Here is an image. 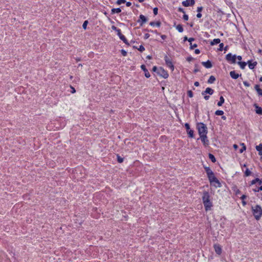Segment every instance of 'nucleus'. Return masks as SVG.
<instances>
[{
  "mask_svg": "<svg viewBox=\"0 0 262 262\" xmlns=\"http://www.w3.org/2000/svg\"><path fill=\"white\" fill-rule=\"evenodd\" d=\"M237 63L238 66H256L257 64V61L254 59L250 58L248 59L247 57H243L238 55H236Z\"/></svg>",
  "mask_w": 262,
  "mask_h": 262,
  "instance_id": "1",
  "label": "nucleus"
},
{
  "mask_svg": "<svg viewBox=\"0 0 262 262\" xmlns=\"http://www.w3.org/2000/svg\"><path fill=\"white\" fill-rule=\"evenodd\" d=\"M202 201L206 211L210 210L212 207V203L210 200L209 193L207 191H204L202 195Z\"/></svg>",
  "mask_w": 262,
  "mask_h": 262,
  "instance_id": "2",
  "label": "nucleus"
},
{
  "mask_svg": "<svg viewBox=\"0 0 262 262\" xmlns=\"http://www.w3.org/2000/svg\"><path fill=\"white\" fill-rule=\"evenodd\" d=\"M203 167L205 170V172L207 174V178L210 183V185H212L214 182L216 180H217V178L215 177L214 172L211 169V168L209 167H208L204 165H203Z\"/></svg>",
  "mask_w": 262,
  "mask_h": 262,
  "instance_id": "3",
  "label": "nucleus"
},
{
  "mask_svg": "<svg viewBox=\"0 0 262 262\" xmlns=\"http://www.w3.org/2000/svg\"><path fill=\"white\" fill-rule=\"evenodd\" d=\"M152 71L164 79L167 78L169 76L167 71L165 70L162 67H153Z\"/></svg>",
  "mask_w": 262,
  "mask_h": 262,
  "instance_id": "4",
  "label": "nucleus"
},
{
  "mask_svg": "<svg viewBox=\"0 0 262 262\" xmlns=\"http://www.w3.org/2000/svg\"><path fill=\"white\" fill-rule=\"evenodd\" d=\"M196 129L200 136L207 135L208 128L205 124L203 122H199L196 123Z\"/></svg>",
  "mask_w": 262,
  "mask_h": 262,
  "instance_id": "5",
  "label": "nucleus"
},
{
  "mask_svg": "<svg viewBox=\"0 0 262 262\" xmlns=\"http://www.w3.org/2000/svg\"><path fill=\"white\" fill-rule=\"evenodd\" d=\"M252 212L256 220L258 221L262 215V208L259 205L252 207Z\"/></svg>",
  "mask_w": 262,
  "mask_h": 262,
  "instance_id": "6",
  "label": "nucleus"
},
{
  "mask_svg": "<svg viewBox=\"0 0 262 262\" xmlns=\"http://www.w3.org/2000/svg\"><path fill=\"white\" fill-rule=\"evenodd\" d=\"M226 59L230 64L237 63L236 55H233L231 53H228L226 55Z\"/></svg>",
  "mask_w": 262,
  "mask_h": 262,
  "instance_id": "7",
  "label": "nucleus"
},
{
  "mask_svg": "<svg viewBox=\"0 0 262 262\" xmlns=\"http://www.w3.org/2000/svg\"><path fill=\"white\" fill-rule=\"evenodd\" d=\"M184 127L186 130L188 137L193 138L194 137V130L190 128V124L188 123H185Z\"/></svg>",
  "mask_w": 262,
  "mask_h": 262,
  "instance_id": "8",
  "label": "nucleus"
},
{
  "mask_svg": "<svg viewBox=\"0 0 262 262\" xmlns=\"http://www.w3.org/2000/svg\"><path fill=\"white\" fill-rule=\"evenodd\" d=\"M200 138L201 139V141L202 142L204 146L207 147L209 145V140L208 139L207 135L201 136H200Z\"/></svg>",
  "mask_w": 262,
  "mask_h": 262,
  "instance_id": "9",
  "label": "nucleus"
},
{
  "mask_svg": "<svg viewBox=\"0 0 262 262\" xmlns=\"http://www.w3.org/2000/svg\"><path fill=\"white\" fill-rule=\"evenodd\" d=\"M213 248L215 253L218 255H221L222 252V247L219 244H215L213 245Z\"/></svg>",
  "mask_w": 262,
  "mask_h": 262,
  "instance_id": "10",
  "label": "nucleus"
},
{
  "mask_svg": "<svg viewBox=\"0 0 262 262\" xmlns=\"http://www.w3.org/2000/svg\"><path fill=\"white\" fill-rule=\"evenodd\" d=\"M147 21V18L144 15L141 14L139 16V19L137 20V22L140 24L141 26H142Z\"/></svg>",
  "mask_w": 262,
  "mask_h": 262,
  "instance_id": "11",
  "label": "nucleus"
},
{
  "mask_svg": "<svg viewBox=\"0 0 262 262\" xmlns=\"http://www.w3.org/2000/svg\"><path fill=\"white\" fill-rule=\"evenodd\" d=\"M182 4L184 7L192 6L195 4V1L194 0H186L183 1Z\"/></svg>",
  "mask_w": 262,
  "mask_h": 262,
  "instance_id": "12",
  "label": "nucleus"
},
{
  "mask_svg": "<svg viewBox=\"0 0 262 262\" xmlns=\"http://www.w3.org/2000/svg\"><path fill=\"white\" fill-rule=\"evenodd\" d=\"M253 106L255 108L256 114L259 115H262V107L259 106L257 103H254Z\"/></svg>",
  "mask_w": 262,
  "mask_h": 262,
  "instance_id": "13",
  "label": "nucleus"
},
{
  "mask_svg": "<svg viewBox=\"0 0 262 262\" xmlns=\"http://www.w3.org/2000/svg\"><path fill=\"white\" fill-rule=\"evenodd\" d=\"M214 90L212 88L208 87L205 91H202L201 94L202 95L209 94L211 95L214 93Z\"/></svg>",
  "mask_w": 262,
  "mask_h": 262,
  "instance_id": "14",
  "label": "nucleus"
},
{
  "mask_svg": "<svg viewBox=\"0 0 262 262\" xmlns=\"http://www.w3.org/2000/svg\"><path fill=\"white\" fill-rule=\"evenodd\" d=\"M258 183L259 185H261L262 183V179H259L258 178H256L250 182L249 184L250 186L255 184L256 183Z\"/></svg>",
  "mask_w": 262,
  "mask_h": 262,
  "instance_id": "15",
  "label": "nucleus"
},
{
  "mask_svg": "<svg viewBox=\"0 0 262 262\" xmlns=\"http://www.w3.org/2000/svg\"><path fill=\"white\" fill-rule=\"evenodd\" d=\"M164 59L167 66H173L171 57L166 55Z\"/></svg>",
  "mask_w": 262,
  "mask_h": 262,
  "instance_id": "16",
  "label": "nucleus"
},
{
  "mask_svg": "<svg viewBox=\"0 0 262 262\" xmlns=\"http://www.w3.org/2000/svg\"><path fill=\"white\" fill-rule=\"evenodd\" d=\"M230 75L231 77L233 79H237L241 75H239L238 73H236L235 71H232L230 72Z\"/></svg>",
  "mask_w": 262,
  "mask_h": 262,
  "instance_id": "17",
  "label": "nucleus"
},
{
  "mask_svg": "<svg viewBox=\"0 0 262 262\" xmlns=\"http://www.w3.org/2000/svg\"><path fill=\"white\" fill-rule=\"evenodd\" d=\"M141 69L144 72V76L148 78L150 77V74L148 72V70L146 69V67H140Z\"/></svg>",
  "mask_w": 262,
  "mask_h": 262,
  "instance_id": "18",
  "label": "nucleus"
},
{
  "mask_svg": "<svg viewBox=\"0 0 262 262\" xmlns=\"http://www.w3.org/2000/svg\"><path fill=\"white\" fill-rule=\"evenodd\" d=\"M254 89L257 92L258 96H262V89L260 88L259 85L256 84L254 86Z\"/></svg>",
  "mask_w": 262,
  "mask_h": 262,
  "instance_id": "19",
  "label": "nucleus"
},
{
  "mask_svg": "<svg viewBox=\"0 0 262 262\" xmlns=\"http://www.w3.org/2000/svg\"><path fill=\"white\" fill-rule=\"evenodd\" d=\"M225 102V99L223 96H221L220 97V100L217 102V105L218 106H221Z\"/></svg>",
  "mask_w": 262,
  "mask_h": 262,
  "instance_id": "20",
  "label": "nucleus"
},
{
  "mask_svg": "<svg viewBox=\"0 0 262 262\" xmlns=\"http://www.w3.org/2000/svg\"><path fill=\"white\" fill-rule=\"evenodd\" d=\"M119 38L123 41V42L127 46H129L130 43L128 42L125 37L122 35L120 36Z\"/></svg>",
  "mask_w": 262,
  "mask_h": 262,
  "instance_id": "21",
  "label": "nucleus"
},
{
  "mask_svg": "<svg viewBox=\"0 0 262 262\" xmlns=\"http://www.w3.org/2000/svg\"><path fill=\"white\" fill-rule=\"evenodd\" d=\"M121 12V9L120 8H113L111 10V14H114L115 13H119Z\"/></svg>",
  "mask_w": 262,
  "mask_h": 262,
  "instance_id": "22",
  "label": "nucleus"
},
{
  "mask_svg": "<svg viewBox=\"0 0 262 262\" xmlns=\"http://www.w3.org/2000/svg\"><path fill=\"white\" fill-rule=\"evenodd\" d=\"M208 157H209V159L212 162L215 163L216 161V158L213 154H212L211 153H209Z\"/></svg>",
  "mask_w": 262,
  "mask_h": 262,
  "instance_id": "23",
  "label": "nucleus"
},
{
  "mask_svg": "<svg viewBox=\"0 0 262 262\" xmlns=\"http://www.w3.org/2000/svg\"><path fill=\"white\" fill-rule=\"evenodd\" d=\"M220 41H221L220 39L215 38L212 41H211L210 44L212 46H214V45H217L218 43H220Z\"/></svg>",
  "mask_w": 262,
  "mask_h": 262,
  "instance_id": "24",
  "label": "nucleus"
},
{
  "mask_svg": "<svg viewBox=\"0 0 262 262\" xmlns=\"http://www.w3.org/2000/svg\"><path fill=\"white\" fill-rule=\"evenodd\" d=\"M149 25L153 27L156 26L158 27H159L161 26V22L160 21H158L157 22L151 21L149 23Z\"/></svg>",
  "mask_w": 262,
  "mask_h": 262,
  "instance_id": "25",
  "label": "nucleus"
},
{
  "mask_svg": "<svg viewBox=\"0 0 262 262\" xmlns=\"http://www.w3.org/2000/svg\"><path fill=\"white\" fill-rule=\"evenodd\" d=\"M176 28L180 33H182L184 31L183 26L181 24H179L176 26Z\"/></svg>",
  "mask_w": 262,
  "mask_h": 262,
  "instance_id": "26",
  "label": "nucleus"
},
{
  "mask_svg": "<svg viewBox=\"0 0 262 262\" xmlns=\"http://www.w3.org/2000/svg\"><path fill=\"white\" fill-rule=\"evenodd\" d=\"M247 198V196L245 194L242 195L241 197V199L242 200V204L244 206H245L247 204V202L245 201V199H246Z\"/></svg>",
  "mask_w": 262,
  "mask_h": 262,
  "instance_id": "27",
  "label": "nucleus"
},
{
  "mask_svg": "<svg viewBox=\"0 0 262 262\" xmlns=\"http://www.w3.org/2000/svg\"><path fill=\"white\" fill-rule=\"evenodd\" d=\"M252 174V172L251 171V170L248 169V168H247L245 170V171H244V177H248L250 175H251Z\"/></svg>",
  "mask_w": 262,
  "mask_h": 262,
  "instance_id": "28",
  "label": "nucleus"
},
{
  "mask_svg": "<svg viewBox=\"0 0 262 262\" xmlns=\"http://www.w3.org/2000/svg\"><path fill=\"white\" fill-rule=\"evenodd\" d=\"M214 183L215 184H213L212 185H213L214 187H222V184L221 183V182H220V181L217 179V180H216Z\"/></svg>",
  "mask_w": 262,
  "mask_h": 262,
  "instance_id": "29",
  "label": "nucleus"
},
{
  "mask_svg": "<svg viewBox=\"0 0 262 262\" xmlns=\"http://www.w3.org/2000/svg\"><path fill=\"white\" fill-rule=\"evenodd\" d=\"M215 81V77L214 76L211 75L209 78L207 82L208 83H213Z\"/></svg>",
  "mask_w": 262,
  "mask_h": 262,
  "instance_id": "30",
  "label": "nucleus"
},
{
  "mask_svg": "<svg viewBox=\"0 0 262 262\" xmlns=\"http://www.w3.org/2000/svg\"><path fill=\"white\" fill-rule=\"evenodd\" d=\"M117 161L119 163H122L124 161V158L121 157L119 154H117Z\"/></svg>",
  "mask_w": 262,
  "mask_h": 262,
  "instance_id": "31",
  "label": "nucleus"
},
{
  "mask_svg": "<svg viewBox=\"0 0 262 262\" xmlns=\"http://www.w3.org/2000/svg\"><path fill=\"white\" fill-rule=\"evenodd\" d=\"M253 191L254 192H258L259 191H262V185H260V186L256 187L255 188L253 189Z\"/></svg>",
  "mask_w": 262,
  "mask_h": 262,
  "instance_id": "32",
  "label": "nucleus"
},
{
  "mask_svg": "<svg viewBox=\"0 0 262 262\" xmlns=\"http://www.w3.org/2000/svg\"><path fill=\"white\" fill-rule=\"evenodd\" d=\"M224 112L222 110H217L215 112V115L216 116H222L224 114Z\"/></svg>",
  "mask_w": 262,
  "mask_h": 262,
  "instance_id": "33",
  "label": "nucleus"
},
{
  "mask_svg": "<svg viewBox=\"0 0 262 262\" xmlns=\"http://www.w3.org/2000/svg\"><path fill=\"white\" fill-rule=\"evenodd\" d=\"M232 190L235 192L236 195L241 193V191L237 188L236 186L233 187Z\"/></svg>",
  "mask_w": 262,
  "mask_h": 262,
  "instance_id": "34",
  "label": "nucleus"
},
{
  "mask_svg": "<svg viewBox=\"0 0 262 262\" xmlns=\"http://www.w3.org/2000/svg\"><path fill=\"white\" fill-rule=\"evenodd\" d=\"M203 66H212V63L211 61L207 60V61H203L202 62Z\"/></svg>",
  "mask_w": 262,
  "mask_h": 262,
  "instance_id": "35",
  "label": "nucleus"
},
{
  "mask_svg": "<svg viewBox=\"0 0 262 262\" xmlns=\"http://www.w3.org/2000/svg\"><path fill=\"white\" fill-rule=\"evenodd\" d=\"M88 23H89V21H88V20H85V21L83 22V24H82V28H83V29H84V30H86V28H87V25H88Z\"/></svg>",
  "mask_w": 262,
  "mask_h": 262,
  "instance_id": "36",
  "label": "nucleus"
},
{
  "mask_svg": "<svg viewBox=\"0 0 262 262\" xmlns=\"http://www.w3.org/2000/svg\"><path fill=\"white\" fill-rule=\"evenodd\" d=\"M187 95L189 97L192 98L193 96V93L191 90H188L187 91Z\"/></svg>",
  "mask_w": 262,
  "mask_h": 262,
  "instance_id": "37",
  "label": "nucleus"
},
{
  "mask_svg": "<svg viewBox=\"0 0 262 262\" xmlns=\"http://www.w3.org/2000/svg\"><path fill=\"white\" fill-rule=\"evenodd\" d=\"M255 148L257 151L262 150V143H260L258 145L256 146Z\"/></svg>",
  "mask_w": 262,
  "mask_h": 262,
  "instance_id": "38",
  "label": "nucleus"
},
{
  "mask_svg": "<svg viewBox=\"0 0 262 262\" xmlns=\"http://www.w3.org/2000/svg\"><path fill=\"white\" fill-rule=\"evenodd\" d=\"M126 3V1L125 0H117V1L116 2V4L118 5H120L122 4H124V3Z\"/></svg>",
  "mask_w": 262,
  "mask_h": 262,
  "instance_id": "39",
  "label": "nucleus"
},
{
  "mask_svg": "<svg viewBox=\"0 0 262 262\" xmlns=\"http://www.w3.org/2000/svg\"><path fill=\"white\" fill-rule=\"evenodd\" d=\"M198 45L196 43L192 44V43H190V49H193L197 47Z\"/></svg>",
  "mask_w": 262,
  "mask_h": 262,
  "instance_id": "40",
  "label": "nucleus"
},
{
  "mask_svg": "<svg viewBox=\"0 0 262 262\" xmlns=\"http://www.w3.org/2000/svg\"><path fill=\"white\" fill-rule=\"evenodd\" d=\"M138 50L141 52H142L143 51L145 50L144 47L142 45H140L139 48L138 49Z\"/></svg>",
  "mask_w": 262,
  "mask_h": 262,
  "instance_id": "41",
  "label": "nucleus"
},
{
  "mask_svg": "<svg viewBox=\"0 0 262 262\" xmlns=\"http://www.w3.org/2000/svg\"><path fill=\"white\" fill-rule=\"evenodd\" d=\"M158 12V9L157 7H155L153 9V13L155 15H157Z\"/></svg>",
  "mask_w": 262,
  "mask_h": 262,
  "instance_id": "42",
  "label": "nucleus"
},
{
  "mask_svg": "<svg viewBox=\"0 0 262 262\" xmlns=\"http://www.w3.org/2000/svg\"><path fill=\"white\" fill-rule=\"evenodd\" d=\"M188 15L186 14L185 13L184 14L183 16V18L184 20H188Z\"/></svg>",
  "mask_w": 262,
  "mask_h": 262,
  "instance_id": "43",
  "label": "nucleus"
},
{
  "mask_svg": "<svg viewBox=\"0 0 262 262\" xmlns=\"http://www.w3.org/2000/svg\"><path fill=\"white\" fill-rule=\"evenodd\" d=\"M121 54L123 56H126L127 55V52L126 51H125L123 49H122L121 50Z\"/></svg>",
  "mask_w": 262,
  "mask_h": 262,
  "instance_id": "44",
  "label": "nucleus"
},
{
  "mask_svg": "<svg viewBox=\"0 0 262 262\" xmlns=\"http://www.w3.org/2000/svg\"><path fill=\"white\" fill-rule=\"evenodd\" d=\"M224 45L223 43H220L219 50L222 51L224 48Z\"/></svg>",
  "mask_w": 262,
  "mask_h": 262,
  "instance_id": "45",
  "label": "nucleus"
},
{
  "mask_svg": "<svg viewBox=\"0 0 262 262\" xmlns=\"http://www.w3.org/2000/svg\"><path fill=\"white\" fill-rule=\"evenodd\" d=\"M70 88L71 89V93L74 94V93H76V90L73 86L70 85Z\"/></svg>",
  "mask_w": 262,
  "mask_h": 262,
  "instance_id": "46",
  "label": "nucleus"
},
{
  "mask_svg": "<svg viewBox=\"0 0 262 262\" xmlns=\"http://www.w3.org/2000/svg\"><path fill=\"white\" fill-rule=\"evenodd\" d=\"M116 32H117V35H118V36H119V37H120V36H121V35H123V34L121 33V30H120V29H118Z\"/></svg>",
  "mask_w": 262,
  "mask_h": 262,
  "instance_id": "47",
  "label": "nucleus"
},
{
  "mask_svg": "<svg viewBox=\"0 0 262 262\" xmlns=\"http://www.w3.org/2000/svg\"><path fill=\"white\" fill-rule=\"evenodd\" d=\"M246 150V147H242V148L239 149V153L242 154L243 153L244 151H245Z\"/></svg>",
  "mask_w": 262,
  "mask_h": 262,
  "instance_id": "48",
  "label": "nucleus"
},
{
  "mask_svg": "<svg viewBox=\"0 0 262 262\" xmlns=\"http://www.w3.org/2000/svg\"><path fill=\"white\" fill-rule=\"evenodd\" d=\"M202 95L204 96V98L206 100H208L209 99V98H210L209 95H207V94H206V95Z\"/></svg>",
  "mask_w": 262,
  "mask_h": 262,
  "instance_id": "49",
  "label": "nucleus"
},
{
  "mask_svg": "<svg viewBox=\"0 0 262 262\" xmlns=\"http://www.w3.org/2000/svg\"><path fill=\"white\" fill-rule=\"evenodd\" d=\"M178 11H179V12H182V13H183L184 14V13H185V11H184V9H183L182 8L179 7V8H178Z\"/></svg>",
  "mask_w": 262,
  "mask_h": 262,
  "instance_id": "50",
  "label": "nucleus"
},
{
  "mask_svg": "<svg viewBox=\"0 0 262 262\" xmlns=\"http://www.w3.org/2000/svg\"><path fill=\"white\" fill-rule=\"evenodd\" d=\"M203 10L202 7H199L197 8V12H201Z\"/></svg>",
  "mask_w": 262,
  "mask_h": 262,
  "instance_id": "51",
  "label": "nucleus"
},
{
  "mask_svg": "<svg viewBox=\"0 0 262 262\" xmlns=\"http://www.w3.org/2000/svg\"><path fill=\"white\" fill-rule=\"evenodd\" d=\"M195 39L193 37H190L188 38V41L190 42V43H192V41H194Z\"/></svg>",
  "mask_w": 262,
  "mask_h": 262,
  "instance_id": "52",
  "label": "nucleus"
},
{
  "mask_svg": "<svg viewBox=\"0 0 262 262\" xmlns=\"http://www.w3.org/2000/svg\"><path fill=\"white\" fill-rule=\"evenodd\" d=\"M244 84L246 86H249L250 85V83L248 82V81H244Z\"/></svg>",
  "mask_w": 262,
  "mask_h": 262,
  "instance_id": "53",
  "label": "nucleus"
},
{
  "mask_svg": "<svg viewBox=\"0 0 262 262\" xmlns=\"http://www.w3.org/2000/svg\"><path fill=\"white\" fill-rule=\"evenodd\" d=\"M150 36V35L148 33H146L144 35V39H146L148 38Z\"/></svg>",
  "mask_w": 262,
  "mask_h": 262,
  "instance_id": "54",
  "label": "nucleus"
},
{
  "mask_svg": "<svg viewBox=\"0 0 262 262\" xmlns=\"http://www.w3.org/2000/svg\"><path fill=\"white\" fill-rule=\"evenodd\" d=\"M186 59L188 61H190L193 59V58L191 56H189Z\"/></svg>",
  "mask_w": 262,
  "mask_h": 262,
  "instance_id": "55",
  "label": "nucleus"
},
{
  "mask_svg": "<svg viewBox=\"0 0 262 262\" xmlns=\"http://www.w3.org/2000/svg\"><path fill=\"white\" fill-rule=\"evenodd\" d=\"M112 30L115 31L116 32L117 31V30L118 29V28H117L116 27H115V26H112Z\"/></svg>",
  "mask_w": 262,
  "mask_h": 262,
  "instance_id": "56",
  "label": "nucleus"
},
{
  "mask_svg": "<svg viewBox=\"0 0 262 262\" xmlns=\"http://www.w3.org/2000/svg\"><path fill=\"white\" fill-rule=\"evenodd\" d=\"M202 15L201 13V12H198V14H196V17L198 18H201L202 17Z\"/></svg>",
  "mask_w": 262,
  "mask_h": 262,
  "instance_id": "57",
  "label": "nucleus"
},
{
  "mask_svg": "<svg viewBox=\"0 0 262 262\" xmlns=\"http://www.w3.org/2000/svg\"><path fill=\"white\" fill-rule=\"evenodd\" d=\"M233 147L234 149L235 150L237 149V148H238V146L236 144H233Z\"/></svg>",
  "mask_w": 262,
  "mask_h": 262,
  "instance_id": "58",
  "label": "nucleus"
},
{
  "mask_svg": "<svg viewBox=\"0 0 262 262\" xmlns=\"http://www.w3.org/2000/svg\"><path fill=\"white\" fill-rule=\"evenodd\" d=\"M194 85L195 86H199L200 85V83L198 81H195L194 83Z\"/></svg>",
  "mask_w": 262,
  "mask_h": 262,
  "instance_id": "59",
  "label": "nucleus"
},
{
  "mask_svg": "<svg viewBox=\"0 0 262 262\" xmlns=\"http://www.w3.org/2000/svg\"><path fill=\"white\" fill-rule=\"evenodd\" d=\"M126 5L127 7H130L132 5V3L129 2H126Z\"/></svg>",
  "mask_w": 262,
  "mask_h": 262,
  "instance_id": "60",
  "label": "nucleus"
},
{
  "mask_svg": "<svg viewBox=\"0 0 262 262\" xmlns=\"http://www.w3.org/2000/svg\"><path fill=\"white\" fill-rule=\"evenodd\" d=\"M161 37L162 39L164 40L166 38L167 36L165 35H161Z\"/></svg>",
  "mask_w": 262,
  "mask_h": 262,
  "instance_id": "61",
  "label": "nucleus"
},
{
  "mask_svg": "<svg viewBox=\"0 0 262 262\" xmlns=\"http://www.w3.org/2000/svg\"><path fill=\"white\" fill-rule=\"evenodd\" d=\"M194 53L196 54H199L200 53V51L199 49H195L194 50Z\"/></svg>",
  "mask_w": 262,
  "mask_h": 262,
  "instance_id": "62",
  "label": "nucleus"
},
{
  "mask_svg": "<svg viewBox=\"0 0 262 262\" xmlns=\"http://www.w3.org/2000/svg\"><path fill=\"white\" fill-rule=\"evenodd\" d=\"M198 71H199V69H198V68H195V69H194L193 70V72L194 73H195H195H196Z\"/></svg>",
  "mask_w": 262,
  "mask_h": 262,
  "instance_id": "63",
  "label": "nucleus"
},
{
  "mask_svg": "<svg viewBox=\"0 0 262 262\" xmlns=\"http://www.w3.org/2000/svg\"><path fill=\"white\" fill-rule=\"evenodd\" d=\"M258 152L259 155L262 156V150H259V151H258Z\"/></svg>",
  "mask_w": 262,
  "mask_h": 262,
  "instance_id": "64",
  "label": "nucleus"
}]
</instances>
